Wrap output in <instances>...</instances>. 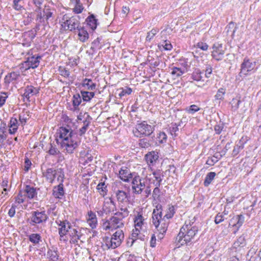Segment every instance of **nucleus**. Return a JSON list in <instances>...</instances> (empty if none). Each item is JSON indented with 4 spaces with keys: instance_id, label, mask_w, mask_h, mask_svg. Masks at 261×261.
Masks as SVG:
<instances>
[{
    "instance_id": "21",
    "label": "nucleus",
    "mask_w": 261,
    "mask_h": 261,
    "mask_svg": "<svg viewBox=\"0 0 261 261\" xmlns=\"http://www.w3.org/2000/svg\"><path fill=\"white\" fill-rule=\"evenodd\" d=\"M39 93V89L32 86H28L24 89L23 96L28 100L32 96L36 95Z\"/></svg>"
},
{
    "instance_id": "9",
    "label": "nucleus",
    "mask_w": 261,
    "mask_h": 261,
    "mask_svg": "<svg viewBox=\"0 0 261 261\" xmlns=\"http://www.w3.org/2000/svg\"><path fill=\"white\" fill-rule=\"evenodd\" d=\"M154 131V126L148 124L145 121L138 124L134 134L137 137H142L143 136H149Z\"/></svg>"
},
{
    "instance_id": "12",
    "label": "nucleus",
    "mask_w": 261,
    "mask_h": 261,
    "mask_svg": "<svg viewBox=\"0 0 261 261\" xmlns=\"http://www.w3.org/2000/svg\"><path fill=\"white\" fill-rule=\"evenodd\" d=\"M212 56L217 61L222 60L225 53L226 47L221 43H215L212 46Z\"/></svg>"
},
{
    "instance_id": "49",
    "label": "nucleus",
    "mask_w": 261,
    "mask_h": 261,
    "mask_svg": "<svg viewBox=\"0 0 261 261\" xmlns=\"http://www.w3.org/2000/svg\"><path fill=\"white\" fill-rule=\"evenodd\" d=\"M89 21L88 24L90 26L92 30H94L97 27V20L95 19L94 16L92 15L88 17Z\"/></svg>"
},
{
    "instance_id": "2",
    "label": "nucleus",
    "mask_w": 261,
    "mask_h": 261,
    "mask_svg": "<svg viewBox=\"0 0 261 261\" xmlns=\"http://www.w3.org/2000/svg\"><path fill=\"white\" fill-rule=\"evenodd\" d=\"M57 142L61 147L68 153H72L80 143V140L76 134L73 133L71 128L66 127H60L57 133Z\"/></svg>"
},
{
    "instance_id": "63",
    "label": "nucleus",
    "mask_w": 261,
    "mask_h": 261,
    "mask_svg": "<svg viewBox=\"0 0 261 261\" xmlns=\"http://www.w3.org/2000/svg\"><path fill=\"white\" fill-rule=\"evenodd\" d=\"M224 215L223 214L218 213L215 218V222L216 224H219L224 220Z\"/></svg>"
},
{
    "instance_id": "46",
    "label": "nucleus",
    "mask_w": 261,
    "mask_h": 261,
    "mask_svg": "<svg viewBox=\"0 0 261 261\" xmlns=\"http://www.w3.org/2000/svg\"><path fill=\"white\" fill-rule=\"evenodd\" d=\"M90 124V121L87 119L83 121V126L79 130V134L81 136H83L88 129Z\"/></svg>"
},
{
    "instance_id": "26",
    "label": "nucleus",
    "mask_w": 261,
    "mask_h": 261,
    "mask_svg": "<svg viewBox=\"0 0 261 261\" xmlns=\"http://www.w3.org/2000/svg\"><path fill=\"white\" fill-rule=\"evenodd\" d=\"M87 223L92 228H95L97 226V221L96 215L92 211L88 212Z\"/></svg>"
},
{
    "instance_id": "61",
    "label": "nucleus",
    "mask_w": 261,
    "mask_h": 261,
    "mask_svg": "<svg viewBox=\"0 0 261 261\" xmlns=\"http://www.w3.org/2000/svg\"><path fill=\"white\" fill-rule=\"evenodd\" d=\"M200 110L199 108L196 105H191L188 109H187V112L190 114H194Z\"/></svg>"
},
{
    "instance_id": "24",
    "label": "nucleus",
    "mask_w": 261,
    "mask_h": 261,
    "mask_svg": "<svg viewBox=\"0 0 261 261\" xmlns=\"http://www.w3.org/2000/svg\"><path fill=\"white\" fill-rule=\"evenodd\" d=\"M244 221V217L242 215H237L232 218L229 223V225H231L233 226H236L239 228Z\"/></svg>"
},
{
    "instance_id": "57",
    "label": "nucleus",
    "mask_w": 261,
    "mask_h": 261,
    "mask_svg": "<svg viewBox=\"0 0 261 261\" xmlns=\"http://www.w3.org/2000/svg\"><path fill=\"white\" fill-rule=\"evenodd\" d=\"M25 196L22 194V192L20 191L17 197L15 198V202L20 204L24 201Z\"/></svg>"
},
{
    "instance_id": "14",
    "label": "nucleus",
    "mask_w": 261,
    "mask_h": 261,
    "mask_svg": "<svg viewBox=\"0 0 261 261\" xmlns=\"http://www.w3.org/2000/svg\"><path fill=\"white\" fill-rule=\"evenodd\" d=\"M56 223L59 226V234L60 235L61 241H66V239L63 238L67 234L69 229L71 227V224L67 220L61 221V220H57Z\"/></svg>"
},
{
    "instance_id": "3",
    "label": "nucleus",
    "mask_w": 261,
    "mask_h": 261,
    "mask_svg": "<svg viewBox=\"0 0 261 261\" xmlns=\"http://www.w3.org/2000/svg\"><path fill=\"white\" fill-rule=\"evenodd\" d=\"M198 228L196 226H192L190 223L189 224L186 223L180 228L176 241H177L181 245H184L189 243L194 239L195 236L198 232Z\"/></svg>"
},
{
    "instance_id": "33",
    "label": "nucleus",
    "mask_w": 261,
    "mask_h": 261,
    "mask_svg": "<svg viewBox=\"0 0 261 261\" xmlns=\"http://www.w3.org/2000/svg\"><path fill=\"white\" fill-rule=\"evenodd\" d=\"M241 103V96H237L236 97L233 98L230 102L231 106V110L236 111L239 109Z\"/></svg>"
},
{
    "instance_id": "5",
    "label": "nucleus",
    "mask_w": 261,
    "mask_h": 261,
    "mask_svg": "<svg viewBox=\"0 0 261 261\" xmlns=\"http://www.w3.org/2000/svg\"><path fill=\"white\" fill-rule=\"evenodd\" d=\"M35 10L37 13L36 20L38 22L36 29L38 30L40 24L46 25L48 23V20L53 17L54 10L48 6H45L42 10L40 7H37Z\"/></svg>"
},
{
    "instance_id": "15",
    "label": "nucleus",
    "mask_w": 261,
    "mask_h": 261,
    "mask_svg": "<svg viewBox=\"0 0 261 261\" xmlns=\"http://www.w3.org/2000/svg\"><path fill=\"white\" fill-rule=\"evenodd\" d=\"M255 66V62H251L248 59L245 58L241 66V71L239 73V76L245 77L249 74V72L252 71Z\"/></svg>"
},
{
    "instance_id": "4",
    "label": "nucleus",
    "mask_w": 261,
    "mask_h": 261,
    "mask_svg": "<svg viewBox=\"0 0 261 261\" xmlns=\"http://www.w3.org/2000/svg\"><path fill=\"white\" fill-rule=\"evenodd\" d=\"M124 237L122 230L118 229L113 234L111 238L106 237L103 238L102 247L104 249H115L120 245Z\"/></svg>"
},
{
    "instance_id": "8",
    "label": "nucleus",
    "mask_w": 261,
    "mask_h": 261,
    "mask_svg": "<svg viewBox=\"0 0 261 261\" xmlns=\"http://www.w3.org/2000/svg\"><path fill=\"white\" fill-rule=\"evenodd\" d=\"M123 218L114 214L109 220H107L103 224V229L105 230L108 229H117L123 228L124 226V221Z\"/></svg>"
},
{
    "instance_id": "40",
    "label": "nucleus",
    "mask_w": 261,
    "mask_h": 261,
    "mask_svg": "<svg viewBox=\"0 0 261 261\" xmlns=\"http://www.w3.org/2000/svg\"><path fill=\"white\" fill-rule=\"evenodd\" d=\"M120 205L121 207H120V211L117 212L115 214L118 216L125 218L128 216L129 212L127 207H123V204H121Z\"/></svg>"
},
{
    "instance_id": "59",
    "label": "nucleus",
    "mask_w": 261,
    "mask_h": 261,
    "mask_svg": "<svg viewBox=\"0 0 261 261\" xmlns=\"http://www.w3.org/2000/svg\"><path fill=\"white\" fill-rule=\"evenodd\" d=\"M169 130L170 133L172 136H176V132L178 130V126L176 123L172 124L171 126L169 128Z\"/></svg>"
},
{
    "instance_id": "53",
    "label": "nucleus",
    "mask_w": 261,
    "mask_h": 261,
    "mask_svg": "<svg viewBox=\"0 0 261 261\" xmlns=\"http://www.w3.org/2000/svg\"><path fill=\"white\" fill-rule=\"evenodd\" d=\"M159 32L157 29H152L150 31L147 33L146 40L147 41H150L155 34Z\"/></svg>"
},
{
    "instance_id": "64",
    "label": "nucleus",
    "mask_w": 261,
    "mask_h": 261,
    "mask_svg": "<svg viewBox=\"0 0 261 261\" xmlns=\"http://www.w3.org/2000/svg\"><path fill=\"white\" fill-rule=\"evenodd\" d=\"M197 47L202 50L206 51L208 49V45L205 42H199L197 44Z\"/></svg>"
},
{
    "instance_id": "18",
    "label": "nucleus",
    "mask_w": 261,
    "mask_h": 261,
    "mask_svg": "<svg viewBox=\"0 0 261 261\" xmlns=\"http://www.w3.org/2000/svg\"><path fill=\"white\" fill-rule=\"evenodd\" d=\"M158 159L159 155L157 152L151 151L145 155V160L149 166L153 165Z\"/></svg>"
},
{
    "instance_id": "44",
    "label": "nucleus",
    "mask_w": 261,
    "mask_h": 261,
    "mask_svg": "<svg viewBox=\"0 0 261 261\" xmlns=\"http://www.w3.org/2000/svg\"><path fill=\"white\" fill-rule=\"evenodd\" d=\"M184 73V71L180 68L177 67H173L172 68L171 72V75L174 79L180 76Z\"/></svg>"
},
{
    "instance_id": "60",
    "label": "nucleus",
    "mask_w": 261,
    "mask_h": 261,
    "mask_svg": "<svg viewBox=\"0 0 261 261\" xmlns=\"http://www.w3.org/2000/svg\"><path fill=\"white\" fill-rule=\"evenodd\" d=\"M160 186H155V188L154 189L152 193V196L154 199H159L160 196L161 191L159 189Z\"/></svg>"
},
{
    "instance_id": "30",
    "label": "nucleus",
    "mask_w": 261,
    "mask_h": 261,
    "mask_svg": "<svg viewBox=\"0 0 261 261\" xmlns=\"http://www.w3.org/2000/svg\"><path fill=\"white\" fill-rule=\"evenodd\" d=\"M78 30L79 39L83 42H85L89 38V34L87 31L83 27H80Z\"/></svg>"
},
{
    "instance_id": "47",
    "label": "nucleus",
    "mask_w": 261,
    "mask_h": 261,
    "mask_svg": "<svg viewBox=\"0 0 261 261\" xmlns=\"http://www.w3.org/2000/svg\"><path fill=\"white\" fill-rule=\"evenodd\" d=\"M226 93V89L221 88L218 89L216 94L215 96V99L217 100H222L224 99V96Z\"/></svg>"
},
{
    "instance_id": "34",
    "label": "nucleus",
    "mask_w": 261,
    "mask_h": 261,
    "mask_svg": "<svg viewBox=\"0 0 261 261\" xmlns=\"http://www.w3.org/2000/svg\"><path fill=\"white\" fill-rule=\"evenodd\" d=\"M82 86L89 90H94L96 88V84L91 79H85L83 80Z\"/></svg>"
},
{
    "instance_id": "36",
    "label": "nucleus",
    "mask_w": 261,
    "mask_h": 261,
    "mask_svg": "<svg viewBox=\"0 0 261 261\" xmlns=\"http://www.w3.org/2000/svg\"><path fill=\"white\" fill-rule=\"evenodd\" d=\"M167 140V135L163 132H160L158 134L156 138V143L159 144H164L166 143Z\"/></svg>"
},
{
    "instance_id": "56",
    "label": "nucleus",
    "mask_w": 261,
    "mask_h": 261,
    "mask_svg": "<svg viewBox=\"0 0 261 261\" xmlns=\"http://www.w3.org/2000/svg\"><path fill=\"white\" fill-rule=\"evenodd\" d=\"M25 14L27 15V16L24 18L23 23L25 25H28L33 20V14L32 13H25Z\"/></svg>"
},
{
    "instance_id": "48",
    "label": "nucleus",
    "mask_w": 261,
    "mask_h": 261,
    "mask_svg": "<svg viewBox=\"0 0 261 261\" xmlns=\"http://www.w3.org/2000/svg\"><path fill=\"white\" fill-rule=\"evenodd\" d=\"M82 99L80 95L77 93L74 94L72 98L73 106L76 109L81 103Z\"/></svg>"
},
{
    "instance_id": "11",
    "label": "nucleus",
    "mask_w": 261,
    "mask_h": 261,
    "mask_svg": "<svg viewBox=\"0 0 261 261\" xmlns=\"http://www.w3.org/2000/svg\"><path fill=\"white\" fill-rule=\"evenodd\" d=\"M133 192L135 194H140L146 188L145 179L140 176H135L132 182Z\"/></svg>"
},
{
    "instance_id": "39",
    "label": "nucleus",
    "mask_w": 261,
    "mask_h": 261,
    "mask_svg": "<svg viewBox=\"0 0 261 261\" xmlns=\"http://www.w3.org/2000/svg\"><path fill=\"white\" fill-rule=\"evenodd\" d=\"M216 173L214 172H211L207 173L204 181V185L205 187L208 186L216 176Z\"/></svg>"
},
{
    "instance_id": "16",
    "label": "nucleus",
    "mask_w": 261,
    "mask_h": 261,
    "mask_svg": "<svg viewBox=\"0 0 261 261\" xmlns=\"http://www.w3.org/2000/svg\"><path fill=\"white\" fill-rule=\"evenodd\" d=\"M114 193L119 205L125 204L129 201L130 196L128 192L118 190L115 191Z\"/></svg>"
},
{
    "instance_id": "28",
    "label": "nucleus",
    "mask_w": 261,
    "mask_h": 261,
    "mask_svg": "<svg viewBox=\"0 0 261 261\" xmlns=\"http://www.w3.org/2000/svg\"><path fill=\"white\" fill-rule=\"evenodd\" d=\"M145 219L142 215L138 213L134 218V223L135 228L141 229L142 226L144 224Z\"/></svg>"
},
{
    "instance_id": "7",
    "label": "nucleus",
    "mask_w": 261,
    "mask_h": 261,
    "mask_svg": "<svg viewBox=\"0 0 261 261\" xmlns=\"http://www.w3.org/2000/svg\"><path fill=\"white\" fill-rule=\"evenodd\" d=\"M42 174L49 183L52 184L56 178L59 182H63L64 181V174L62 168L55 169L54 168H49L45 171H42Z\"/></svg>"
},
{
    "instance_id": "27",
    "label": "nucleus",
    "mask_w": 261,
    "mask_h": 261,
    "mask_svg": "<svg viewBox=\"0 0 261 261\" xmlns=\"http://www.w3.org/2000/svg\"><path fill=\"white\" fill-rule=\"evenodd\" d=\"M246 245V240L244 236H240L237 240L234 243L232 250H234V252L237 251L238 248H242Z\"/></svg>"
},
{
    "instance_id": "52",
    "label": "nucleus",
    "mask_w": 261,
    "mask_h": 261,
    "mask_svg": "<svg viewBox=\"0 0 261 261\" xmlns=\"http://www.w3.org/2000/svg\"><path fill=\"white\" fill-rule=\"evenodd\" d=\"M23 0H13V8L17 11H20L23 9Z\"/></svg>"
},
{
    "instance_id": "50",
    "label": "nucleus",
    "mask_w": 261,
    "mask_h": 261,
    "mask_svg": "<svg viewBox=\"0 0 261 261\" xmlns=\"http://www.w3.org/2000/svg\"><path fill=\"white\" fill-rule=\"evenodd\" d=\"M192 78L194 81H201L202 78L201 71L199 69H195L192 73Z\"/></svg>"
},
{
    "instance_id": "31",
    "label": "nucleus",
    "mask_w": 261,
    "mask_h": 261,
    "mask_svg": "<svg viewBox=\"0 0 261 261\" xmlns=\"http://www.w3.org/2000/svg\"><path fill=\"white\" fill-rule=\"evenodd\" d=\"M120 178L124 181H127L130 175L129 170L126 167H122L119 171Z\"/></svg>"
},
{
    "instance_id": "51",
    "label": "nucleus",
    "mask_w": 261,
    "mask_h": 261,
    "mask_svg": "<svg viewBox=\"0 0 261 261\" xmlns=\"http://www.w3.org/2000/svg\"><path fill=\"white\" fill-rule=\"evenodd\" d=\"M138 145L140 147L142 148H147L150 146V144L147 139H140Z\"/></svg>"
},
{
    "instance_id": "22",
    "label": "nucleus",
    "mask_w": 261,
    "mask_h": 261,
    "mask_svg": "<svg viewBox=\"0 0 261 261\" xmlns=\"http://www.w3.org/2000/svg\"><path fill=\"white\" fill-rule=\"evenodd\" d=\"M152 175L153 178L155 179L153 182L154 186H160L164 177L163 172L160 170H158L153 172Z\"/></svg>"
},
{
    "instance_id": "37",
    "label": "nucleus",
    "mask_w": 261,
    "mask_h": 261,
    "mask_svg": "<svg viewBox=\"0 0 261 261\" xmlns=\"http://www.w3.org/2000/svg\"><path fill=\"white\" fill-rule=\"evenodd\" d=\"M71 2L75 4V7L73 8V11L76 14L82 13L84 8L83 7L82 4L81 3L80 0H71Z\"/></svg>"
},
{
    "instance_id": "1",
    "label": "nucleus",
    "mask_w": 261,
    "mask_h": 261,
    "mask_svg": "<svg viewBox=\"0 0 261 261\" xmlns=\"http://www.w3.org/2000/svg\"><path fill=\"white\" fill-rule=\"evenodd\" d=\"M162 206L158 204L152 212V222L159 233L158 237L161 239L166 232L169 223V219L175 214V208L173 205H169L166 213L162 218Z\"/></svg>"
},
{
    "instance_id": "10",
    "label": "nucleus",
    "mask_w": 261,
    "mask_h": 261,
    "mask_svg": "<svg viewBox=\"0 0 261 261\" xmlns=\"http://www.w3.org/2000/svg\"><path fill=\"white\" fill-rule=\"evenodd\" d=\"M48 219V216L45 211H33L30 218V224L35 226L37 224L45 223Z\"/></svg>"
},
{
    "instance_id": "19",
    "label": "nucleus",
    "mask_w": 261,
    "mask_h": 261,
    "mask_svg": "<svg viewBox=\"0 0 261 261\" xmlns=\"http://www.w3.org/2000/svg\"><path fill=\"white\" fill-rule=\"evenodd\" d=\"M64 194L63 182H59V185L54 187L53 190V195L56 198L61 199L64 196Z\"/></svg>"
},
{
    "instance_id": "17",
    "label": "nucleus",
    "mask_w": 261,
    "mask_h": 261,
    "mask_svg": "<svg viewBox=\"0 0 261 261\" xmlns=\"http://www.w3.org/2000/svg\"><path fill=\"white\" fill-rule=\"evenodd\" d=\"M20 77L19 72L13 71L9 73L4 79V84L8 86L10 83L14 84Z\"/></svg>"
},
{
    "instance_id": "45",
    "label": "nucleus",
    "mask_w": 261,
    "mask_h": 261,
    "mask_svg": "<svg viewBox=\"0 0 261 261\" xmlns=\"http://www.w3.org/2000/svg\"><path fill=\"white\" fill-rule=\"evenodd\" d=\"M81 95L84 101H89L94 97L95 94L93 92L81 91Z\"/></svg>"
},
{
    "instance_id": "32",
    "label": "nucleus",
    "mask_w": 261,
    "mask_h": 261,
    "mask_svg": "<svg viewBox=\"0 0 261 261\" xmlns=\"http://www.w3.org/2000/svg\"><path fill=\"white\" fill-rule=\"evenodd\" d=\"M223 156V154H220L219 153H215L213 156L209 157L206 162V164L209 166H213L217 163Z\"/></svg>"
},
{
    "instance_id": "20",
    "label": "nucleus",
    "mask_w": 261,
    "mask_h": 261,
    "mask_svg": "<svg viewBox=\"0 0 261 261\" xmlns=\"http://www.w3.org/2000/svg\"><path fill=\"white\" fill-rule=\"evenodd\" d=\"M23 192L24 196L30 199L34 198L37 194L36 188L29 185L25 186Z\"/></svg>"
},
{
    "instance_id": "54",
    "label": "nucleus",
    "mask_w": 261,
    "mask_h": 261,
    "mask_svg": "<svg viewBox=\"0 0 261 261\" xmlns=\"http://www.w3.org/2000/svg\"><path fill=\"white\" fill-rule=\"evenodd\" d=\"M36 32H37L36 30H31L30 31H29L28 32H25L24 33V36L25 37H29L30 41H32L34 39V38L36 37Z\"/></svg>"
},
{
    "instance_id": "42",
    "label": "nucleus",
    "mask_w": 261,
    "mask_h": 261,
    "mask_svg": "<svg viewBox=\"0 0 261 261\" xmlns=\"http://www.w3.org/2000/svg\"><path fill=\"white\" fill-rule=\"evenodd\" d=\"M238 28V27L237 25L234 22L231 21L226 27V29H227V33L230 32L231 33V36L232 38H233L234 33Z\"/></svg>"
},
{
    "instance_id": "38",
    "label": "nucleus",
    "mask_w": 261,
    "mask_h": 261,
    "mask_svg": "<svg viewBox=\"0 0 261 261\" xmlns=\"http://www.w3.org/2000/svg\"><path fill=\"white\" fill-rule=\"evenodd\" d=\"M140 229L137 228H135V229H133V232L131 234V237H129V240H131L130 246H132L135 241L137 239H142V238H140Z\"/></svg>"
},
{
    "instance_id": "25",
    "label": "nucleus",
    "mask_w": 261,
    "mask_h": 261,
    "mask_svg": "<svg viewBox=\"0 0 261 261\" xmlns=\"http://www.w3.org/2000/svg\"><path fill=\"white\" fill-rule=\"evenodd\" d=\"M246 143V140L242 137L239 142L234 146L232 152V155L235 156L238 155L240 151L244 147V144Z\"/></svg>"
},
{
    "instance_id": "55",
    "label": "nucleus",
    "mask_w": 261,
    "mask_h": 261,
    "mask_svg": "<svg viewBox=\"0 0 261 261\" xmlns=\"http://www.w3.org/2000/svg\"><path fill=\"white\" fill-rule=\"evenodd\" d=\"M120 90V92L118 94V95L120 98L122 97L123 96H124V95H125L126 94L129 95L132 92V89L130 88H128V87H126L125 89L122 88Z\"/></svg>"
},
{
    "instance_id": "29",
    "label": "nucleus",
    "mask_w": 261,
    "mask_h": 261,
    "mask_svg": "<svg viewBox=\"0 0 261 261\" xmlns=\"http://www.w3.org/2000/svg\"><path fill=\"white\" fill-rule=\"evenodd\" d=\"M9 133L10 134H15L18 129V121L16 118H11L9 124Z\"/></svg>"
},
{
    "instance_id": "41",
    "label": "nucleus",
    "mask_w": 261,
    "mask_h": 261,
    "mask_svg": "<svg viewBox=\"0 0 261 261\" xmlns=\"http://www.w3.org/2000/svg\"><path fill=\"white\" fill-rule=\"evenodd\" d=\"M29 239L32 243L38 244L41 241V237L38 233H32L29 236Z\"/></svg>"
},
{
    "instance_id": "35",
    "label": "nucleus",
    "mask_w": 261,
    "mask_h": 261,
    "mask_svg": "<svg viewBox=\"0 0 261 261\" xmlns=\"http://www.w3.org/2000/svg\"><path fill=\"white\" fill-rule=\"evenodd\" d=\"M96 189L100 195L103 197L107 194V186L104 182L99 183L96 187Z\"/></svg>"
},
{
    "instance_id": "23",
    "label": "nucleus",
    "mask_w": 261,
    "mask_h": 261,
    "mask_svg": "<svg viewBox=\"0 0 261 261\" xmlns=\"http://www.w3.org/2000/svg\"><path fill=\"white\" fill-rule=\"evenodd\" d=\"M102 208L103 211L106 212V214H110L116 210V203L111 198H110V201L105 202Z\"/></svg>"
},
{
    "instance_id": "13",
    "label": "nucleus",
    "mask_w": 261,
    "mask_h": 261,
    "mask_svg": "<svg viewBox=\"0 0 261 261\" xmlns=\"http://www.w3.org/2000/svg\"><path fill=\"white\" fill-rule=\"evenodd\" d=\"M41 57L39 56H33L27 58V61L22 63L21 64L20 69H24V70H27L32 68L34 69L37 68L40 62Z\"/></svg>"
},
{
    "instance_id": "43",
    "label": "nucleus",
    "mask_w": 261,
    "mask_h": 261,
    "mask_svg": "<svg viewBox=\"0 0 261 261\" xmlns=\"http://www.w3.org/2000/svg\"><path fill=\"white\" fill-rule=\"evenodd\" d=\"M100 41V39L99 38H97L92 42L90 49L92 50V53L95 52L97 49L101 48Z\"/></svg>"
},
{
    "instance_id": "62",
    "label": "nucleus",
    "mask_w": 261,
    "mask_h": 261,
    "mask_svg": "<svg viewBox=\"0 0 261 261\" xmlns=\"http://www.w3.org/2000/svg\"><path fill=\"white\" fill-rule=\"evenodd\" d=\"M50 147L48 150V153L50 155H57L58 154H59L60 151L55 146H53L51 144H50Z\"/></svg>"
},
{
    "instance_id": "58",
    "label": "nucleus",
    "mask_w": 261,
    "mask_h": 261,
    "mask_svg": "<svg viewBox=\"0 0 261 261\" xmlns=\"http://www.w3.org/2000/svg\"><path fill=\"white\" fill-rule=\"evenodd\" d=\"M59 72L61 75L65 77H69L70 72L66 68L60 67L59 68Z\"/></svg>"
},
{
    "instance_id": "6",
    "label": "nucleus",
    "mask_w": 261,
    "mask_h": 261,
    "mask_svg": "<svg viewBox=\"0 0 261 261\" xmlns=\"http://www.w3.org/2000/svg\"><path fill=\"white\" fill-rule=\"evenodd\" d=\"M61 25L65 30L74 31L81 27L80 17L75 15L69 17L67 15H63L61 21Z\"/></svg>"
}]
</instances>
